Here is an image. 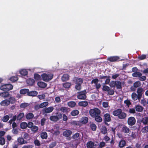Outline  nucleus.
Masks as SVG:
<instances>
[{"instance_id":"f257e3e1","label":"nucleus","mask_w":148,"mask_h":148,"mask_svg":"<svg viewBox=\"0 0 148 148\" xmlns=\"http://www.w3.org/2000/svg\"><path fill=\"white\" fill-rule=\"evenodd\" d=\"M112 114L114 116H117L120 119H125L127 116L126 113L123 112L122 110L120 108L114 110L112 112Z\"/></svg>"},{"instance_id":"f03ea898","label":"nucleus","mask_w":148,"mask_h":148,"mask_svg":"<svg viewBox=\"0 0 148 148\" xmlns=\"http://www.w3.org/2000/svg\"><path fill=\"white\" fill-rule=\"evenodd\" d=\"M89 112L90 115L93 118L95 117L98 115H100L101 113L100 110L97 108L90 109Z\"/></svg>"},{"instance_id":"7ed1b4c3","label":"nucleus","mask_w":148,"mask_h":148,"mask_svg":"<svg viewBox=\"0 0 148 148\" xmlns=\"http://www.w3.org/2000/svg\"><path fill=\"white\" fill-rule=\"evenodd\" d=\"M62 114L61 113L57 112L56 113V115L51 116L50 117L49 119L50 120L52 121L56 122L59 120L62 119Z\"/></svg>"},{"instance_id":"20e7f679","label":"nucleus","mask_w":148,"mask_h":148,"mask_svg":"<svg viewBox=\"0 0 148 148\" xmlns=\"http://www.w3.org/2000/svg\"><path fill=\"white\" fill-rule=\"evenodd\" d=\"M13 86L10 84H5L1 85L0 89L5 92H8L13 89Z\"/></svg>"},{"instance_id":"39448f33","label":"nucleus","mask_w":148,"mask_h":148,"mask_svg":"<svg viewBox=\"0 0 148 148\" xmlns=\"http://www.w3.org/2000/svg\"><path fill=\"white\" fill-rule=\"evenodd\" d=\"M41 77L43 81L45 82H48L53 78V75L51 73L47 74L44 73L42 74Z\"/></svg>"},{"instance_id":"423d86ee","label":"nucleus","mask_w":148,"mask_h":148,"mask_svg":"<svg viewBox=\"0 0 148 148\" xmlns=\"http://www.w3.org/2000/svg\"><path fill=\"white\" fill-rule=\"evenodd\" d=\"M86 90H85L83 91L77 92V98L79 99L85 100L86 98Z\"/></svg>"},{"instance_id":"0eeeda50","label":"nucleus","mask_w":148,"mask_h":148,"mask_svg":"<svg viewBox=\"0 0 148 148\" xmlns=\"http://www.w3.org/2000/svg\"><path fill=\"white\" fill-rule=\"evenodd\" d=\"M136 122V120L134 117H130L127 119V123L129 125L133 126L135 124Z\"/></svg>"},{"instance_id":"6e6552de","label":"nucleus","mask_w":148,"mask_h":148,"mask_svg":"<svg viewBox=\"0 0 148 148\" xmlns=\"http://www.w3.org/2000/svg\"><path fill=\"white\" fill-rule=\"evenodd\" d=\"M131 97L132 99L134 101H136L137 99H138L139 101H140L141 99V98L139 97L137 94L135 92H133L132 94Z\"/></svg>"},{"instance_id":"1a4fd4ad","label":"nucleus","mask_w":148,"mask_h":148,"mask_svg":"<svg viewBox=\"0 0 148 148\" xmlns=\"http://www.w3.org/2000/svg\"><path fill=\"white\" fill-rule=\"evenodd\" d=\"M104 121L106 122H110L111 121V118L110 115L108 113H106L104 115Z\"/></svg>"},{"instance_id":"9d476101","label":"nucleus","mask_w":148,"mask_h":148,"mask_svg":"<svg viewBox=\"0 0 148 148\" xmlns=\"http://www.w3.org/2000/svg\"><path fill=\"white\" fill-rule=\"evenodd\" d=\"M119 59L118 56H113L108 58V60L111 62H114L117 61Z\"/></svg>"},{"instance_id":"9b49d317","label":"nucleus","mask_w":148,"mask_h":148,"mask_svg":"<svg viewBox=\"0 0 148 148\" xmlns=\"http://www.w3.org/2000/svg\"><path fill=\"white\" fill-rule=\"evenodd\" d=\"M143 91V89L141 87H139L137 89L136 92L137 93V95L141 99L142 97Z\"/></svg>"},{"instance_id":"f8f14e48","label":"nucleus","mask_w":148,"mask_h":148,"mask_svg":"<svg viewBox=\"0 0 148 148\" xmlns=\"http://www.w3.org/2000/svg\"><path fill=\"white\" fill-rule=\"evenodd\" d=\"M1 106H7L10 104V102L8 99H6L2 101L0 103Z\"/></svg>"},{"instance_id":"ddd939ff","label":"nucleus","mask_w":148,"mask_h":148,"mask_svg":"<svg viewBox=\"0 0 148 148\" xmlns=\"http://www.w3.org/2000/svg\"><path fill=\"white\" fill-rule=\"evenodd\" d=\"M72 134V131L69 130H66L64 131L63 133V136L66 137H69Z\"/></svg>"},{"instance_id":"4468645a","label":"nucleus","mask_w":148,"mask_h":148,"mask_svg":"<svg viewBox=\"0 0 148 148\" xmlns=\"http://www.w3.org/2000/svg\"><path fill=\"white\" fill-rule=\"evenodd\" d=\"M17 141L20 145H23L27 143V141L25 140L22 137L18 138Z\"/></svg>"},{"instance_id":"2eb2a0df","label":"nucleus","mask_w":148,"mask_h":148,"mask_svg":"<svg viewBox=\"0 0 148 148\" xmlns=\"http://www.w3.org/2000/svg\"><path fill=\"white\" fill-rule=\"evenodd\" d=\"M95 146H96V145H95L94 143L91 141H89L86 144L87 148H93Z\"/></svg>"},{"instance_id":"dca6fc26","label":"nucleus","mask_w":148,"mask_h":148,"mask_svg":"<svg viewBox=\"0 0 148 148\" xmlns=\"http://www.w3.org/2000/svg\"><path fill=\"white\" fill-rule=\"evenodd\" d=\"M90 127L91 130L93 131H95L97 130V126L93 122H90Z\"/></svg>"},{"instance_id":"f3484780","label":"nucleus","mask_w":148,"mask_h":148,"mask_svg":"<svg viewBox=\"0 0 148 148\" xmlns=\"http://www.w3.org/2000/svg\"><path fill=\"white\" fill-rule=\"evenodd\" d=\"M126 145V142L125 140L122 139L120 141L119 144V147L121 148L124 147Z\"/></svg>"},{"instance_id":"a211bd4d","label":"nucleus","mask_w":148,"mask_h":148,"mask_svg":"<svg viewBox=\"0 0 148 148\" xmlns=\"http://www.w3.org/2000/svg\"><path fill=\"white\" fill-rule=\"evenodd\" d=\"M69 75L67 74H63L61 78L62 82H65L69 80Z\"/></svg>"},{"instance_id":"6ab92c4d","label":"nucleus","mask_w":148,"mask_h":148,"mask_svg":"<svg viewBox=\"0 0 148 148\" xmlns=\"http://www.w3.org/2000/svg\"><path fill=\"white\" fill-rule=\"evenodd\" d=\"M88 118L86 116H83L82 117L81 119L80 122H81V123L82 124H86L88 122Z\"/></svg>"},{"instance_id":"aec40b11","label":"nucleus","mask_w":148,"mask_h":148,"mask_svg":"<svg viewBox=\"0 0 148 148\" xmlns=\"http://www.w3.org/2000/svg\"><path fill=\"white\" fill-rule=\"evenodd\" d=\"M37 84L39 87L42 88H44L46 87L47 85L46 83L42 82H38Z\"/></svg>"},{"instance_id":"412c9836","label":"nucleus","mask_w":148,"mask_h":148,"mask_svg":"<svg viewBox=\"0 0 148 148\" xmlns=\"http://www.w3.org/2000/svg\"><path fill=\"white\" fill-rule=\"evenodd\" d=\"M53 107H50L44 109V111L46 113H50L52 112L53 110Z\"/></svg>"},{"instance_id":"4be33fe9","label":"nucleus","mask_w":148,"mask_h":148,"mask_svg":"<svg viewBox=\"0 0 148 148\" xmlns=\"http://www.w3.org/2000/svg\"><path fill=\"white\" fill-rule=\"evenodd\" d=\"M74 82L76 84H81L83 82V80L82 79L77 78L74 80Z\"/></svg>"},{"instance_id":"5701e85b","label":"nucleus","mask_w":148,"mask_h":148,"mask_svg":"<svg viewBox=\"0 0 148 148\" xmlns=\"http://www.w3.org/2000/svg\"><path fill=\"white\" fill-rule=\"evenodd\" d=\"M136 110L138 112H142L143 111V108L139 105H136L135 107Z\"/></svg>"},{"instance_id":"b1692460","label":"nucleus","mask_w":148,"mask_h":148,"mask_svg":"<svg viewBox=\"0 0 148 148\" xmlns=\"http://www.w3.org/2000/svg\"><path fill=\"white\" fill-rule=\"evenodd\" d=\"M122 131L125 134L128 133L130 131L129 128L125 125H124L122 128Z\"/></svg>"},{"instance_id":"393cba45","label":"nucleus","mask_w":148,"mask_h":148,"mask_svg":"<svg viewBox=\"0 0 148 148\" xmlns=\"http://www.w3.org/2000/svg\"><path fill=\"white\" fill-rule=\"evenodd\" d=\"M78 104L80 106L86 107L88 105V103L87 101H83L79 102Z\"/></svg>"},{"instance_id":"a878e982","label":"nucleus","mask_w":148,"mask_h":148,"mask_svg":"<svg viewBox=\"0 0 148 148\" xmlns=\"http://www.w3.org/2000/svg\"><path fill=\"white\" fill-rule=\"evenodd\" d=\"M62 86L64 88H70L71 86V84L70 82H66L62 84Z\"/></svg>"},{"instance_id":"bb28decb","label":"nucleus","mask_w":148,"mask_h":148,"mask_svg":"<svg viewBox=\"0 0 148 148\" xmlns=\"http://www.w3.org/2000/svg\"><path fill=\"white\" fill-rule=\"evenodd\" d=\"M69 109L67 107H62L60 108V111L63 113H68Z\"/></svg>"},{"instance_id":"cd10ccee","label":"nucleus","mask_w":148,"mask_h":148,"mask_svg":"<svg viewBox=\"0 0 148 148\" xmlns=\"http://www.w3.org/2000/svg\"><path fill=\"white\" fill-rule=\"evenodd\" d=\"M40 136L41 138L42 139H46L48 137L47 134L45 132H42L40 134Z\"/></svg>"},{"instance_id":"c85d7f7f","label":"nucleus","mask_w":148,"mask_h":148,"mask_svg":"<svg viewBox=\"0 0 148 148\" xmlns=\"http://www.w3.org/2000/svg\"><path fill=\"white\" fill-rule=\"evenodd\" d=\"M76 103L74 101H71L67 103L68 106L71 108H73L76 105Z\"/></svg>"},{"instance_id":"c756f323","label":"nucleus","mask_w":148,"mask_h":148,"mask_svg":"<svg viewBox=\"0 0 148 148\" xmlns=\"http://www.w3.org/2000/svg\"><path fill=\"white\" fill-rule=\"evenodd\" d=\"M142 75V74L141 73L137 71L135 72L132 74L133 77H138L139 78V77L141 76Z\"/></svg>"},{"instance_id":"7c9ffc66","label":"nucleus","mask_w":148,"mask_h":148,"mask_svg":"<svg viewBox=\"0 0 148 148\" xmlns=\"http://www.w3.org/2000/svg\"><path fill=\"white\" fill-rule=\"evenodd\" d=\"M10 95L9 93L8 92H5L0 93V96L4 98L7 97Z\"/></svg>"},{"instance_id":"2f4dec72","label":"nucleus","mask_w":148,"mask_h":148,"mask_svg":"<svg viewBox=\"0 0 148 148\" xmlns=\"http://www.w3.org/2000/svg\"><path fill=\"white\" fill-rule=\"evenodd\" d=\"M94 118L95 121L98 123L101 122L102 121V119L99 115H97Z\"/></svg>"},{"instance_id":"473e14b6","label":"nucleus","mask_w":148,"mask_h":148,"mask_svg":"<svg viewBox=\"0 0 148 148\" xmlns=\"http://www.w3.org/2000/svg\"><path fill=\"white\" fill-rule=\"evenodd\" d=\"M34 117V114L32 113H29L26 114V118L27 120L32 119Z\"/></svg>"},{"instance_id":"72a5a7b5","label":"nucleus","mask_w":148,"mask_h":148,"mask_svg":"<svg viewBox=\"0 0 148 148\" xmlns=\"http://www.w3.org/2000/svg\"><path fill=\"white\" fill-rule=\"evenodd\" d=\"M71 124L74 126H80L81 122L79 121H73L71 122Z\"/></svg>"},{"instance_id":"f704fd0d","label":"nucleus","mask_w":148,"mask_h":148,"mask_svg":"<svg viewBox=\"0 0 148 148\" xmlns=\"http://www.w3.org/2000/svg\"><path fill=\"white\" fill-rule=\"evenodd\" d=\"M38 94V92L36 91H29L28 93V95L31 96H35Z\"/></svg>"},{"instance_id":"c9c22d12","label":"nucleus","mask_w":148,"mask_h":148,"mask_svg":"<svg viewBox=\"0 0 148 148\" xmlns=\"http://www.w3.org/2000/svg\"><path fill=\"white\" fill-rule=\"evenodd\" d=\"M24 116V114L23 112L20 113L17 116V120L18 121H20Z\"/></svg>"},{"instance_id":"e433bc0d","label":"nucleus","mask_w":148,"mask_h":148,"mask_svg":"<svg viewBox=\"0 0 148 148\" xmlns=\"http://www.w3.org/2000/svg\"><path fill=\"white\" fill-rule=\"evenodd\" d=\"M19 73L23 76H25L27 75L28 72L26 69H21L19 71Z\"/></svg>"},{"instance_id":"4c0bfd02","label":"nucleus","mask_w":148,"mask_h":148,"mask_svg":"<svg viewBox=\"0 0 148 148\" xmlns=\"http://www.w3.org/2000/svg\"><path fill=\"white\" fill-rule=\"evenodd\" d=\"M29 91V89H23L20 90V92L21 94H25L27 93L28 95Z\"/></svg>"},{"instance_id":"58836bf2","label":"nucleus","mask_w":148,"mask_h":148,"mask_svg":"<svg viewBox=\"0 0 148 148\" xmlns=\"http://www.w3.org/2000/svg\"><path fill=\"white\" fill-rule=\"evenodd\" d=\"M115 87L117 89H120L122 88V85L121 82L119 81H116V84Z\"/></svg>"},{"instance_id":"ea45409f","label":"nucleus","mask_w":148,"mask_h":148,"mask_svg":"<svg viewBox=\"0 0 148 148\" xmlns=\"http://www.w3.org/2000/svg\"><path fill=\"white\" fill-rule=\"evenodd\" d=\"M79 113V112L78 110H75L71 111V114L72 116H75L78 115Z\"/></svg>"},{"instance_id":"a19ab883","label":"nucleus","mask_w":148,"mask_h":148,"mask_svg":"<svg viewBox=\"0 0 148 148\" xmlns=\"http://www.w3.org/2000/svg\"><path fill=\"white\" fill-rule=\"evenodd\" d=\"M107 132V128L105 126H103L101 130V133L103 134H106Z\"/></svg>"},{"instance_id":"79ce46f5","label":"nucleus","mask_w":148,"mask_h":148,"mask_svg":"<svg viewBox=\"0 0 148 148\" xmlns=\"http://www.w3.org/2000/svg\"><path fill=\"white\" fill-rule=\"evenodd\" d=\"M18 79V77L17 76H13L11 77L9 80L12 82H15L17 81Z\"/></svg>"},{"instance_id":"37998d69","label":"nucleus","mask_w":148,"mask_h":148,"mask_svg":"<svg viewBox=\"0 0 148 148\" xmlns=\"http://www.w3.org/2000/svg\"><path fill=\"white\" fill-rule=\"evenodd\" d=\"M8 100H9V101L10 102V103L14 104L16 101V99L15 98L12 97H10Z\"/></svg>"},{"instance_id":"c03bdc74","label":"nucleus","mask_w":148,"mask_h":148,"mask_svg":"<svg viewBox=\"0 0 148 148\" xmlns=\"http://www.w3.org/2000/svg\"><path fill=\"white\" fill-rule=\"evenodd\" d=\"M141 131L143 133H147L148 132V126H145L141 129Z\"/></svg>"},{"instance_id":"a18cd8bd","label":"nucleus","mask_w":148,"mask_h":148,"mask_svg":"<svg viewBox=\"0 0 148 148\" xmlns=\"http://www.w3.org/2000/svg\"><path fill=\"white\" fill-rule=\"evenodd\" d=\"M141 85V83L139 81H136L133 84V86L136 88L140 87Z\"/></svg>"},{"instance_id":"49530a36","label":"nucleus","mask_w":148,"mask_h":148,"mask_svg":"<svg viewBox=\"0 0 148 148\" xmlns=\"http://www.w3.org/2000/svg\"><path fill=\"white\" fill-rule=\"evenodd\" d=\"M27 126V123L25 122H23L21 123L20 126L21 128L22 129H24L26 128Z\"/></svg>"},{"instance_id":"de8ad7c7","label":"nucleus","mask_w":148,"mask_h":148,"mask_svg":"<svg viewBox=\"0 0 148 148\" xmlns=\"http://www.w3.org/2000/svg\"><path fill=\"white\" fill-rule=\"evenodd\" d=\"M48 103V102H43L40 104V107L41 108H42L44 107L47 106Z\"/></svg>"},{"instance_id":"09e8293b","label":"nucleus","mask_w":148,"mask_h":148,"mask_svg":"<svg viewBox=\"0 0 148 148\" xmlns=\"http://www.w3.org/2000/svg\"><path fill=\"white\" fill-rule=\"evenodd\" d=\"M5 143V140L4 138L0 137V145H4Z\"/></svg>"},{"instance_id":"8fccbe9b","label":"nucleus","mask_w":148,"mask_h":148,"mask_svg":"<svg viewBox=\"0 0 148 148\" xmlns=\"http://www.w3.org/2000/svg\"><path fill=\"white\" fill-rule=\"evenodd\" d=\"M34 78L36 80H39L41 79L40 75L37 73H35L34 75Z\"/></svg>"},{"instance_id":"3c124183","label":"nucleus","mask_w":148,"mask_h":148,"mask_svg":"<svg viewBox=\"0 0 148 148\" xmlns=\"http://www.w3.org/2000/svg\"><path fill=\"white\" fill-rule=\"evenodd\" d=\"M9 116L8 115L4 116L2 119V121L4 122H7L9 119Z\"/></svg>"},{"instance_id":"603ef678","label":"nucleus","mask_w":148,"mask_h":148,"mask_svg":"<svg viewBox=\"0 0 148 148\" xmlns=\"http://www.w3.org/2000/svg\"><path fill=\"white\" fill-rule=\"evenodd\" d=\"M124 103L129 108L130 105L131 104V103L130 100L128 99L125 100L124 101Z\"/></svg>"},{"instance_id":"864d4df0","label":"nucleus","mask_w":148,"mask_h":148,"mask_svg":"<svg viewBox=\"0 0 148 148\" xmlns=\"http://www.w3.org/2000/svg\"><path fill=\"white\" fill-rule=\"evenodd\" d=\"M38 129V127L36 126H33L31 128L32 131L35 132H36Z\"/></svg>"},{"instance_id":"5fc2aeb1","label":"nucleus","mask_w":148,"mask_h":148,"mask_svg":"<svg viewBox=\"0 0 148 148\" xmlns=\"http://www.w3.org/2000/svg\"><path fill=\"white\" fill-rule=\"evenodd\" d=\"M141 122L143 123V124L144 125H148V117H145L144 121H141Z\"/></svg>"},{"instance_id":"6e6d98bb","label":"nucleus","mask_w":148,"mask_h":148,"mask_svg":"<svg viewBox=\"0 0 148 148\" xmlns=\"http://www.w3.org/2000/svg\"><path fill=\"white\" fill-rule=\"evenodd\" d=\"M56 141L52 142L49 146V148H53L56 145Z\"/></svg>"},{"instance_id":"4d7b16f0","label":"nucleus","mask_w":148,"mask_h":148,"mask_svg":"<svg viewBox=\"0 0 148 148\" xmlns=\"http://www.w3.org/2000/svg\"><path fill=\"white\" fill-rule=\"evenodd\" d=\"M79 133H76L72 136V138L74 139H76L79 136Z\"/></svg>"},{"instance_id":"13d9d810","label":"nucleus","mask_w":148,"mask_h":148,"mask_svg":"<svg viewBox=\"0 0 148 148\" xmlns=\"http://www.w3.org/2000/svg\"><path fill=\"white\" fill-rule=\"evenodd\" d=\"M75 88L77 90H80L82 88L81 84H76L75 86Z\"/></svg>"},{"instance_id":"bf43d9fd","label":"nucleus","mask_w":148,"mask_h":148,"mask_svg":"<svg viewBox=\"0 0 148 148\" xmlns=\"http://www.w3.org/2000/svg\"><path fill=\"white\" fill-rule=\"evenodd\" d=\"M28 84L30 85H33L34 83V81L33 79H31L28 80L27 81Z\"/></svg>"},{"instance_id":"052dcab7","label":"nucleus","mask_w":148,"mask_h":148,"mask_svg":"<svg viewBox=\"0 0 148 148\" xmlns=\"http://www.w3.org/2000/svg\"><path fill=\"white\" fill-rule=\"evenodd\" d=\"M34 143L36 146H39L41 145L40 141L37 139L34 140Z\"/></svg>"},{"instance_id":"680f3d73","label":"nucleus","mask_w":148,"mask_h":148,"mask_svg":"<svg viewBox=\"0 0 148 148\" xmlns=\"http://www.w3.org/2000/svg\"><path fill=\"white\" fill-rule=\"evenodd\" d=\"M141 103L144 106H145L147 103L146 100L145 99H142L141 100Z\"/></svg>"},{"instance_id":"e2e57ef3","label":"nucleus","mask_w":148,"mask_h":148,"mask_svg":"<svg viewBox=\"0 0 148 148\" xmlns=\"http://www.w3.org/2000/svg\"><path fill=\"white\" fill-rule=\"evenodd\" d=\"M102 89L104 91H108L110 89V88L107 86L105 85L103 86Z\"/></svg>"},{"instance_id":"0e129e2a","label":"nucleus","mask_w":148,"mask_h":148,"mask_svg":"<svg viewBox=\"0 0 148 148\" xmlns=\"http://www.w3.org/2000/svg\"><path fill=\"white\" fill-rule=\"evenodd\" d=\"M146 56L145 54H142L140 56H138V58L140 60H143L145 59Z\"/></svg>"},{"instance_id":"69168bd1","label":"nucleus","mask_w":148,"mask_h":148,"mask_svg":"<svg viewBox=\"0 0 148 148\" xmlns=\"http://www.w3.org/2000/svg\"><path fill=\"white\" fill-rule=\"evenodd\" d=\"M106 145L105 143L103 141L100 142L99 143V148H102Z\"/></svg>"},{"instance_id":"338daca9","label":"nucleus","mask_w":148,"mask_h":148,"mask_svg":"<svg viewBox=\"0 0 148 148\" xmlns=\"http://www.w3.org/2000/svg\"><path fill=\"white\" fill-rule=\"evenodd\" d=\"M28 106V104L27 103H21L20 105V107L21 108H25L27 107Z\"/></svg>"},{"instance_id":"774afa93","label":"nucleus","mask_w":148,"mask_h":148,"mask_svg":"<svg viewBox=\"0 0 148 148\" xmlns=\"http://www.w3.org/2000/svg\"><path fill=\"white\" fill-rule=\"evenodd\" d=\"M116 81H111L110 83V86L112 87H115Z\"/></svg>"}]
</instances>
